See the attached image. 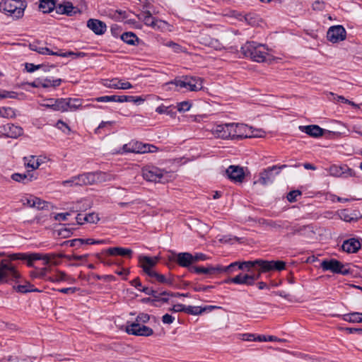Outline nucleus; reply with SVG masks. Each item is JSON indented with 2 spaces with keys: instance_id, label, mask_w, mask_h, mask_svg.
Here are the masks:
<instances>
[{
  "instance_id": "nucleus-1",
  "label": "nucleus",
  "mask_w": 362,
  "mask_h": 362,
  "mask_svg": "<svg viewBox=\"0 0 362 362\" xmlns=\"http://www.w3.org/2000/svg\"><path fill=\"white\" fill-rule=\"evenodd\" d=\"M241 52L246 57H250L257 62H264L269 56L267 48L256 42H247L241 47Z\"/></svg>"
},
{
  "instance_id": "nucleus-2",
  "label": "nucleus",
  "mask_w": 362,
  "mask_h": 362,
  "mask_svg": "<svg viewBox=\"0 0 362 362\" xmlns=\"http://www.w3.org/2000/svg\"><path fill=\"white\" fill-rule=\"evenodd\" d=\"M230 139H242L243 138L262 137L264 132L255 129L252 127L242 123H230Z\"/></svg>"
},
{
  "instance_id": "nucleus-3",
  "label": "nucleus",
  "mask_w": 362,
  "mask_h": 362,
  "mask_svg": "<svg viewBox=\"0 0 362 362\" xmlns=\"http://www.w3.org/2000/svg\"><path fill=\"white\" fill-rule=\"evenodd\" d=\"M26 6V2L22 0H2L0 2V11L18 19L23 16Z\"/></svg>"
},
{
  "instance_id": "nucleus-4",
  "label": "nucleus",
  "mask_w": 362,
  "mask_h": 362,
  "mask_svg": "<svg viewBox=\"0 0 362 362\" xmlns=\"http://www.w3.org/2000/svg\"><path fill=\"white\" fill-rule=\"evenodd\" d=\"M300 165L299 163H295L291 165H273L271 167H268L264 169L259 174V178L257 181H255L254 184L260 183L262 185H267L274 182L275 179V176L279 175L281 170L285 169L288 167H295L298 168Z\"/></svg>"
},
{
  "instance_id": "nucleus-5",
  "label": "nucleus",
  "mask_w": 362,
  "mask_h": 362,
  "mask_svg": "<svg viewBox=\"0 0 362 362\" xmlns=\"http://www.w3.org/2000/svg\"><path fill=\"white\" fill-rule=\"evenodd\" d=\"M158 149V148L153 144H144L139 141L132 140L124 144L122 151H118V153H146L156 152Z\"/></svg>"
},
{
  "instance_id": "nucleus-6",
  "label": "nucleus",
  "mask_w": 362,
  "mask_h": 362,
  "mask_svg": "<svg viewBox=\"0 0 362 362\" xmlns=\"http://www.w3.org/2000/svg\"><path fill=\"white\" fill-rule=\"evenodd\" d=\"M143 177L149 182H165L169 177L168 173L154 165H147L142 168Z\"/></svg>"
},
{
  "instance_id": "nucleus-7",
  "label": "nucleus",
  "mask_w": 362,
  "mask_h": 362,
  "mask_svg": "<svg viewBox=\"0 0 362 362\" xmlns=\"http://www.w3.org/2000/svg\"><path fill=\"white\" fill-rule=\"evenodd\" d=\"M19 277V272L9 260H1L0 263V283L16 281Z\"/></svg>"
},
{
  "instance_id": "nucleus-8",
  "label": "nucleus",
  "mask_w": 362,
  "mask_h": 362,
  "mask_svg": "<svg viewBox=\"0 0 362 362\" xmlns=\"http://www.w3.org/2000/svg\"><path fill=\"white\" fill-rule=\"evenodd\" d=\"M78 186L93 185L110 180L111 176L103 172L87 173L76 176Z\"/></svg>"
},
{
  "instance_id": "nucleus-9",
  "label": "nucleus",
  "mask_w": 362,
  "mask_h": 362,
  "mask_svg": "<svg viewBox=\"0 0 362 362\" xmlns=\"http://www.w3.org/2000/svg\"><path fill=\"white\" fill-rule=\"evenodd\" d=\"M321 268L324 271H330L334 274H340L347 275L351 274V270L347 268L346 265L343 264L341 262L335 259H325L321 262Z\"/></svg>"
},
{
  "instance_id": "nucleus-10",
  "label": "nucleus",
  "mask_w": 362,
  "mask_h": 362,
  "mask_svg": "<svg viewBox=\"0 0 362 362\" xmlns=\"http://www.w3.org/2000/svg\"><path fill=\"white\" fill-rule=\"evenodd\" d=\"M255 264H258L259 269L263 272H269L271 271H282L286 267V262L284 261H267L263 259H256Z\"/></svg>"
},
{
  "instance_id": "nucleus-11",
  "label": "nucleus",
  "mask_w": 362,
  "mask_h": 362,
  "mask_svg": "<svg viewBox=\"0 0 362 362\" xmlns=\"http://www.w3.org/2000/svg\"><path fill=\"white\" fill-rule=\"evenodd\" d=\"M126 332L135 336L149 337L153 334V330L146 325L138 322H132L126 326Z\"/></svg>"
},
{
  "instance_id": "nucleus-12",
  "label": "nucleus",
  "mask_w": 362,
  "mask_h": 362,
  "mask_svg": "<svg viewBox=\"0 0 362 362\" xmlns=\"http://www.w3.org/2000/svg\"><path fill=\"white\" fill-rule=\"evenodd\" d=\"M346 35V30L342 25L332 26L328 29L327 33V40L332 43L344 40Z\"/></svg>"
},
{
  "instance_id": "nucleus-13",
  "label": "nucleus",
  "mask_w": 362,
  "mask_h": 362,
  "mask_svg": "<svg viewBox=\"0 0 362 362\" xmlns=\"http://www.w3.org/2000/svg\"><path fill=\"white\" fill-rule=\"evenodd\" d=\"M30 49L31 50H33V51H35V52H38L39 54L55 55V56H59V57H70V56H73V55H76L78 57H81V56H83L84 55V53H83V52H79V53L76 54V53H74V52H71V51L67 52H62L61 51L53 52V51L50 50L47 47H37L35 44H30Z\"/></svg>"
},
{
  "instance_id": "nucleus-14",
  "label": "nucleus",
  "mask_w": 362,
  "mask_h": 362,
  "mask_svg": "<svg viewBox=\"0 0 362 362\" xmlns=\"http://www.w3.org/2000/svg\"><path fill=\"white\" fill-rule=\"evenodd\" d=\"M0 133L6 137L16 139L23 134V129L19 126L8 123L0 126Z\"/></svg>"
},
{
  "instance_id": "nucleus-15",
  "label": "nucleus",
  "mask_w": 362,
  "mask_h": 362,
  "mask_svg": "<svg viewBox=\"0 0 362 362\" xmlns=\"http://www.w3.org/2000/svg\"><path fill=\"white\" fill-rule=\"evenodd\" d=\"M230 123L221 124L214 126L211 132L218 139H230Z\"/></svg>"
},
{
  "instance_id": "nucleus-16",
  "label": "nucleus",
  "mask_w": 362,
  "mask_h": 362,
  "mask_svg": "<svg viewBox=\"0 0 362 362\" xmlns=\"http://www.w3.org/2000/svg\"><path fill=\"white\" fill-rule=\"evenodd\" d=\"M226 173L228 178L235 182H242L245 177L243 168L237 165H230Z\"/></svg>"
},
{
  "instance_id": "nucleus-17",
  "label": "nucleus",
  "mask_w": 362,
  "mask_h": 362,
  "mask_svg": "<svg viewBox=\"0 0 362 362\" xmlns=\"http://www.w3.org/2000/svg\"><path fill=\"white\" fill-rule=\"evenodd\" d=\"M254 262L255 260L243 262L239 266V269L247 272L246 275L258 276L259 279L261 274L264 272L260 271L259 264Z\"/></svg>"
},
{
  "instance_id": "nucleus-18",
  "label": "nucleus",
  "mask_w": 362,
  "mask_h": 362,
  "mask_svg": "<svg viewBox=\"0 0 362 362\" xmlns=\"http://www.w3.org/2000/svg\"><path fill=\"white\" fill-rule=\"evenodd\" d=\"M139 261L144 272L148 276L154 271L152 268L156 264L157 259L151 258L147 256H140Z\"/></svg>"
},
{
  "instance_id": "nucleus-19",
  "label": "nucleus",
  "mask_w": 362,
  "mask_h": 362,
  "mask_svg": "<svg viewBox=\"0 0 362 362\" xmlns=\"http://www.w3.org/2000/svg\"><path fill=\"white\" fill-rule=\"evenodd\" d=\"M103 85L109 88L126 90L132 88L129 82H122V80L115 78L111 80H105Z\"/></svg>"
},
{
  "instance_id": "nucleus-20",
  "label": "nucleus",
  "mask_w": 362,
  "mask_h": 362,
  "mask_svg": "<svg viewBox=\"0 0 362 362\" xmlns=\"http://www.w3.org/2000/svg\"><path fill=\"white\" fill-rule=\"evenodd\" d=\"M185 89L190 91H197L202 89L203 81L201 78L198 77H185Z\"/></svg>"
},
{
  "instance_id": "nucleus-21",
  "label": "nucleus",
  "mask_w": 362,
  "mask_h": 362,
  "mask_svg": "<svg viewBox=\"0 0 362 362\" xmlns=\"http://www.w3.org/2000/svg\"><path fill=\"white\" fill-rule=\"evenodd\" d=\"M175 256L174 261L182 267H189L193 264L192 255L189 252H180L175 254Z\"/></svg>"
},
{
  "instance_id": "nucleus-22",
  "label": "nucleus",
  "mask_w": 362,
  "mask_h": 362,
  "mask_svg": "<svg viewBox=\"0 0 362 362\" xmlns=\"http://www.w3.org/2000/svg\"><path fill=\"white\" fill-rule=\"evenodd\" d=\"M257 279L258 276L246 275L245 273L241 272L235 276L233 284L252 286Z\"/></svg>"
},
{
  "instance_id": "nucleus-23",
  "label": "nucleus",
  "mask_w": 362,
  "mask_h": 362,
  "mask_svg": "<svg viewBox=\"0 0 362 362\" xmlns=\"http://www.w3.org/2000/svg\"><path fill=\"white\" fill-rule=\"evenodd\" d=\"M299 129L301 132H305L312 137L317 138L323 135L325 130L318 125L312 124L307 126H300Z\"/></svg>"
},
{
  "instance_id": "nucleus-24",
  "label": "nucleus",
  "mask_w": 362,
  "mask_h": 362,
  "mask_svg": "<svg viewBox=\"0 0 362 362\" xmlns=\"http://www.w3.org/2000/svg\"><path fill=\"white\" fill-rule=\"evenodd\" d=\"M87 26L96 35H102L106 31V25L101 21L90 19L87 22Z\"/></svg>"
},
{
  "instance_id": "nucleus-25",
  "label": "nucleus",
  "mask_w": 362,
  "mask_h": 362,
  "mask_svg": "<svg viewBox=\"0 0 362 362\" xmlns=\"http://www.w3.org/2000/svg\"><path fill=\"white\" fill-rule=\"evenodd\" d=\"M57 257V255L55 253L45 254L41 255L39 253H31L30 258L29 259V262H28V267H33V261L42 259L45 261V264L47 265L51 263V261Z\"/></svg>"
},
{
  "instance_id": "nucleus-26",
  "label": "nucleus",
  "mask_w": 362,
  "mask_h": 362,
  "mask_svg": "<svg viewBox=\"0 0 362 362\" xmlns=\"http://www.w3.org/2000/svg\"><path fill=\"white\" fill-rule=\"evenodd\" d=\"M341 248L348 253H355L361 248V243L357 239L350 238L344 241Z\"/></svg>"
},
{
  "instance_id": "nucleus-27",
  "label": "nucleus",
  "mask_w": 362,
  "mask_h": 362,
  "mask_svg": "<svg viewBox=\"0 0 362 362\" xmlns=\"http://www.w3.org/2000/svg\"><path fill=\"white\" fill-rule=\"evenodd\" d=\"M107 254L111 256H122L132 258L133 251L129 248H124L121 247H110L106 250Z\"/></svg>"
},
{
  "instance_id": "nucleus-28",
  "label": "nucleus",
  "mask_w": 362,
  "mask_h": 362,
  "mask_svg": "<svg viewBox=\"0 0 362 362\" xmlns=\"http://www.w3.org/2000/svg\"><path fill=\"white\" fill-rule=\"evenodd\" d=\"M98 214L95 213H90L88 214H78L76 217L78 224L82 225L85 223H95L99 221Z\"/></svg>"
},
{
  "instance_id": "nucleus-29",
  "label": "nucleus",
  "mask_w": 362,
  "mask_h": 362,
  "mask_svg": "<svg viewBox=\"0 0 362 362\" xmlns=\"http://www.w3.org/2000/svg\"><path fill=\"white\" fill-rule=\"evenodd\" d=\"M263 224L267 227L274 229L275 231L280 232L284 228H288V221H272L264 220Z\"/></svg>"
},
{
  "instance_id": "nucleus-30",
  "label": "nucleus",
  "mask_w": 362,
  "mask_h": 362,
  "mask_svg": "<svg viewBox=\"0 0 362 362\" xmlns=\"http://www.w3.org/2000/svg\"><path fill=\"white\" fill-rule=\"evenodd\" d=\"M139 21H141L147 26L155 28L156 26L157 21L153 18L150 11H142L137 15Z\"/></svg>"
},
{
  "instance_id": "nucleus-31",
  "label": "nucleus",
  "mask_w": 362,
  "mask_h": 362,
  "mask_svg": "<svg viewBox=\"0 0 362 362\" xmlns=\"http://www.w3.org/2000/svg\"><path fill=\"white\" fill-rule=\"evenodd\" d=\"M327 171H328L329 175H331V176L341 177L342 175H344L346 172H351L352 170L350 169L346 165L338 166L336 165H333L327 169Z\"/></svg>"
},
{
  "instance_id": "nucleus-32",
  "label": "nucleus",
  "mask_w": 362,
  "mask_h": 362,
  "mask_svg": "<svg viewBox=\"0 0 362 362\" xmlns=\"http://www.w3.org/2000/svg\"><path fill=\"white\" fill-rule=\"evenodd\" d=\"M149 276L155 278L159 283L167 284L168 286H173L174 284V277L170 274H169L168 276H165L154 271L151 273Z\"/></svg>"
},
{
  "instance_id": "nucleus-33",
  "label": "nucleus",
  "mask_w": 362,
  "mask_h": 362,
  "mask_svg": "<svg viewBox=\"0 0 362 362\" xmlns=\"http://www.w3.org/2000/svg\"><path fill=\"white\" fill-rule=\"evenodd\" d=\"M217 265L211 266L209 265L206 267H192L189 269V271L192 272H195L197 274H217Z\"/></svg>"
},
{
  "instance_id": "nucleus-34",
  "label": "nucleus",
  "mask_w": 362,
  "mask_h": 362,
  "mask_svg": "<svg viewBox=\"0 0 362 362\" xmlns=\"http://www.w3.org/2000/svg\"><path fill=\"white\" fill-rule=\"evenodd\" d=\"M11 178L13 180L18 182H23L24 184L28 183L29 182H31L32 180L36 179L33 176V175H31L29 173V171L28 173H13L11 175Z\"/></svg>"
},
{
  "instance_id": "nucleus-35",
  "label": "nucleus",
  "mask_w": 362,
  "mask_h": 362,
  "mask_svg": "<svg viewBox=\"0 0 362 362\" xmlns=\"http://www.w3.org/2000/svg\"><path fill=\"white\" fill-rule=\"evenodd\" d=\"M307 228L308 226H300L298 224L293 225L290 222H288V228L284 229L289 231L287 233V236H292L296 234H303V232L307 229Z\"/></svg>"
},
{
  "instance_id": "nucleus-36",
  "label": "nucleus",
  "mask_w": 362,
  "mask_h": 362,
  "mask_svg": "<svg viewBox=\"0 0 362 362\" xmlns=\"http://www.w3.org/2000/svg\"><path fill=\"white\" fill-rule=\"evenodd\" d=\"M39 8L43 13H50L56 8L55 1L54 0H40Z\"/></svg>"
},
{
  "instance_id": "nucleus-37",
  "label": "nucleus",
  "mask_w": 362,
  "mask_h": 362,
  "mask_svg": "<svg viewBox=\"0 0 362 362\" xmlns=\"http://www.w3.org/2000/svg\"><path fill=\"white\" fill-rule=\"evenodd\" d=\"M48 279L52 282H59V281H71L74 282V279L67 276V274L62 271H57L56 274L52 276H49Z\"/></svg>"
},
{
  "instance_id": "nucleus-38",
  "label": "nucleus",
  "mask_w": 362,
  "mask_h": 362,
  "mask_svg": "<svg viewBox=\"0 0 362 362\" xmlns=\"http://www.w3.org/2000/svg\"><path fill=\"white\" fill-rule=\"evenodd\" d=\"M74 6L72 4L68 2L66 4H59L56 6L55 11L58 14H66L71 16L73 13Z\"/></svg>"
},
{
  "instance_id": "nucleus-39",
  "label": "nucleus",
  "mask_w": 362,
  "mask_h": 362,
  "mask_svg": "<svg viewBox=\"0 0 362 362\" xmlns=\"http://www.w3.org/2000/svg\"><path fill=\"white\" fill-rule=\"evenodd\" d=\"M342 318L344 321L351 323H362L361 313L354 312L345 314Z\"/></svg>"
},
{
  "instance_id": "nucleus-40",
  "label": "nucleus",
  "mask_w": 362,
  "mask_h": 362,
  "mask_svg": "<svg viewBox=\"0 0 362 362\" xmlns=\"http://www.w3.org/2000/svg\"><path fill=\"white\" fill-rule=\"evenodd\" d=\"M242 262H234L226 267H223L221 265H217V273H227V274H231L234 272L237 269H239V266Z\"/></svg>"
},
{
  "instance_id": "nucleus-41",
  "label": "nucleus",
  "mask_w": 362,
  "mask_h": 362,
  "mask_svg": "<svg viewBox=\"0 0 362 362\" xmlns=\"http://www.w3.org/2000/svg\"><path fill=\"white\" fill-rule=\"evenodd\" d=\"M24 165L27 168H30L32 170H36L37 169L40 165V163L37 158H35L34 156H30L28 157H24Z\"/></svg>"
},
{
  "instance_id": "nucleus-42",
  "label": "nucleus",
  "mask_w": 362,
  "mask_h": 362,
  "mask_svg": "<svg viewBox=\"0 0 362 362\" xmlns=\"http://www.w3.org/2000/svg\"><path fill=\"white\" fill-rule=\"evenodd\" d=\"M243 18H244L245 22L252 26L259 25V23L262 21L259 16L258 15H257L256 13H250L245 14L243 16Z\"/></svg>"
},
{
  "instance_id": "nucleus-43",
  "label": "nucleus",
  "mask_w": 362,
  "mask_h": 362,
  "mask_svg": "<svg viewBox=\"0 0 362 362\" xmlns=\"http://www.w3.org/2000/svg\"><path fill=\"white\" fill-rule=\"evenodd\" d=\"M68 110L75 111L82 107V100L80 98H67Z\"/></svg>"
},
{
  "instance_id": "nucleus-44",
  "label": "nucleus",
  "mask_w": 362,
  "mask_h": 362,
  "mask_svg": "<svg viewBox=\"0 0 362 362\" xmlns=\"http://www.w3.org/2000/svg\"><path fill=\"white\" fill-rule=\"evenodd\" d=\"M121 39L127 44L134 45L139 40L137 36L132 32L124 33L121 35Z\"/></svg>"
},
{
  "instance_id": "nucleus-45",
  "label": "nucleus",
  "mask_w": 362,
  "mask_h": 362,
  "mask_svg": "<svg viewBox=\"0 0 362 362\" xmlns=\"http://www.w3.org/2000/svg\"><path fill=\"white\" fill-rule=\"evenodd\" d=\"M54 106V110L60 112L68 111L67 108V100L66 98H58L56 100Z\"/></svg>"
},
{
  "instance_id": "nucleus-46",
  "label": "nucleus",
  "mask_w": 362,
  "mask_h": 362,
  "mask_svg": "<svg viewBox=\"0 0 362 362\" xmlns=\"http://www.w3.org/2000/svg\"><path fill=\"white\" fill-rule=\"evenodd\" d=\"M156 112H158V114H166L168 115H170L171 117H174L175 116V114H176L175 112H174L171 109L170 106L167 107V106H165L163 105H161L158 106L156 109Z\"/></svg>"
},
{
  "instance_id": "nucleus-47",
  "label": "nucleus",
  "mask_w": 362,
  "mask_h": 362,
  "mask_svg": "<svg viewBox=\"0 0 362 362\" xmlns=\"http://www.w3.org/2000/svg\"><path fill=\"white\" fill-rule=\"evenodd\" d=\"M339 216L341 220L346 222H351L358 219L356 215L354 216L347 209L342 210L339 214Z\"/></svg>"
},
{
  "instance_id": "nucleus-48",
  "label": "nucleus",
  "mask_w": 362,
  "mask_h": 362,
  "mask_svg": "<svg viewBox=\"0 0 362 362\" xmlns=\"http://www.w3.org/2000/svg\"><path fill=\"white\" fill-rule=\"evenodd\" d=\"M205 312V309H202L199 306H185V313L190 315H197Z\"/></svg>"
},
{
  "instance_id": "nucleus-49",
  "label": "nucleus",
  "mask_w": 362,
  "mask_h": 362,
  "mask_svg": "<svg viewBox=\"0 0 362 362\" xmlns=\"http://www.w3.org/2000/svg\"><path fill=\"white\" fill-rule=\"evenodd\" d=\"M16 116L15 111L11 107L0 108V117L4 118H13Z\"/></svg>"
},
{
  "instance_id": "nucleus-50",
  "label": "nucleus",
  "mask_w": 362,
  "mask_h": 362,
  "mask_svg": "<svg viewBox=\"0 0 362 362\" xmlns=\"http://www.w3.org/2000/svg\"><path fill=\"white\" fill-rule=\"evenodd\" d=\"M4 361H1L0 362H30L28 357L20 356L17 355L9 356Z\"/></svg>"
},
{
  "instance_id": "nucleus-51",
  "label": "nucleus",
  "mask_w": 362,
  "mask_h": 362,
  "mask_svg": "<svg viewBox=\"0 0 362 362\" xmlns=\"http://www.w3.org/2000/svg\"><path fill=\"white\" fill-rule=\"evenodd\" d=\"M31 254L27 253H13L9 255V259L11 260H26L27 263L29 262V259L30 258Z\"/></svg>"
},
{
  "instance_id": "nucleus-52",
  "label": "nucleus",
  "mask_w": 362,
  "mask_h": 362,
  "mask_svg": "<svg viewBox=\"0 0 362 362\" xmlns=\"http://www.w3.org/2000/svg\"><path fill=\"white\" fill-rule=\"evenodd\" d=\"M17 291L21 293L38 291L37 288H34L33 285L29 283H27L24 285H18L17 286Z\"/></svg>"
},
{
  "instance_id": "nucleus-53",
  "label": "nucleus",
  "mask_w": 362,
  "mask_h": 362,
  "mask_svg": "<svg viewBox=\"0 0 362 362\" xmlns=\"http://www.w3.org/2000/svg\"><path fill=\"white\" fill-rule=\"evenodd\" d=\"M83 241V238H76L70 240L64 241L61 245L62 246H69V247H79L82 246L81 242Z\"/></svg>"
},
{
  "instance_id": "nucleus-54",
  "label": "nucleus",
  "mask_w": 362,
  "mask_h": 362,
  "mask_svg": "<svg viewBox=\"0 0 362 362\" xmlns=\"http://www.w3.org/2000/svg\"><path fill=\"white\" fill-rule=\"evenodd\" d=\"M165 46L171 47L175 53L185 52V49L179 44L173 41H168L164 44Z\"/></svg>"
},
{
  "instance_id": "nucleus-55",
  "label": "nucleus",
  "mask_w": 362,
  "mask_h": 362,
  "mask_svg": "<svg viewBox=\"0 0 362 362\" xmlns=\"http://www.w3.org/2000/svg\"><path fill=\"white\" fill-rule=\"evenodd\" d=\"M17 96V93L14 91H8L6 90H0V100L5 98H16Z\"/></svg>"
},
{
  "instance_id": "nucleus-56",
  "label": "nucleus",
  "mask_w": 362,
  "mask_h": 362,
  "mask_svg": "<svg viewBox=\"0 0 362 362\" xmlns=\"http://www.w3.org/2000/svg\"><path fill=\"white\" fill-rule=\"evenodd\" d=\"M118 95H105L96 98L95 100L97 102L107 103V102H117Z\"/></svg>"
},
{
  "instance_id": "nucleus-57",
  "label": "nucleus",
  "mask_w": 362,
  "mask_h": 362,
  "mask_svg": "<svg viewBox=\"0 0 362 362\" xmlns=\"http://www.w3.org/2000/svg\"><path fill=\"white\" fill-rule=\"evenodd\" d=\"M41 81H42V83H45V84L47 83L48 85L47 88L48 87H57L61 84V82H62V80L60 78L52 80V81L49 78H45V79H41Z\"/></svg>"
},
{
  "instance_id": "nucleus-58",
  "label": "nucleus",
  "mask_w": 362,
  "mask_h": 362,
  "mask_svg": "<svg viewBox=\"0 0 362 362\" xmlns=\"http://www.w3.org/2000/svg\"><path fill=\"white\" fill-rule=\"evenodd\" d=\"M300 190H292L287 194V199L289 202H294L297 200V197L301 195Z\"/></svg>"
},
{
  "instance_id": "nucleus-59",
  "label": "nucleus",
  "mask_w": 362,
  "mask_h": 362,
  "mask_svg": "<svg viewBox=\"0 0 362 362\" xmlns=\"http://www.w3.org/2000/svg\"><path fill=\"white\" fill-rule=\"evenodd\" d=\"M150 315L146 313H140L136 318V321L134 322H138L140 324H144L149 321Z\"/></svg>"
},
{
  "instance_id": "nucleus-60",
  "label": "nucleus",
  "mask_w": 362,
  "mask_h": 362,
  "mask_svg": "<svg viewBox=\"0 0 362 362\" xmlns=\"http://www.w3.org/2000/svg\"><path fill=\"white\" fill-rule=\"evenodd\" d=\"M140 291L146 295L153 296L155 298H159V296H160V293H158L156 291H154L153 288L148 287H143L141 289H140Z\"/></svg>"
},
{
  "instance_id": "nucleus-61",
  "label": "nucleus",
  "mask_w": 362,
  "mask_h": 362,
  "mask_svg": "<svg viewBox=\"0 0 362 362\" xmlns=\"http://www.w3.org/2000/svg\"><path fill=\"white\" fill-rule=\"evenodd\" d=\"M166 85H175L177 88L181 89V88H185V78L183 79H175L174 81H172Z\"/></svg>"
},
{
  "instance_id": "nucleus-62",
  "label": "nucleus",
  "mask_w": 362,
  "mask_h": 362,
  "mask_svg": "<svg viewBox=\"0 0 362 362\" xmlns=\"http://www.w3.org/2000/svg\"><path fill=\"white\" fill-rule=\"evenodd\" d=\"M191 107V104L188 101H183L177 104V110L179 112L188 111Z\"/></svg>"
},
{
  "instance_id": "nucleus-63",
  "label": "nucleus",
  "mask_w": 362,
  "mask_h": 362,
  "mask_svg": "<svg viewBox=\"0 0 362 362\" xmlns=\"http://www.w3.org/2000/svg\"><path fill=\"white\" fill-rule=\"evenodd\" d=\"M57 127L61 129L63 132L66 134H69L71 132L70 127L68 126L67 124L64 122L62 120H59L57 123Z\"/></svg>"
},
{
  "instance_id": "nucleus-64",
  "label": "nucleus",
  "mask_w": 362,
  "mask_h": 362,
  "mask_svg": "<svg viewBox=\"0 0 362 362\" xmlns=\"http://www.w3.org/2000/svg\"><path fill=\"white\" fill-rule=\"evenodd\" d=\"M62 185L64 186H70V187L78 186L77 177L74 176V177H72L69 180L62 181Z\"/></svg>"
}]
</instances>
